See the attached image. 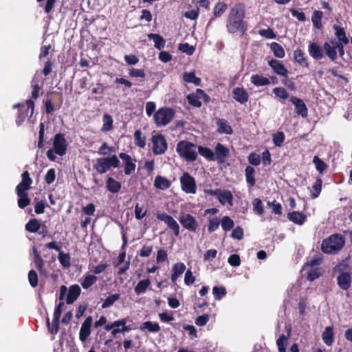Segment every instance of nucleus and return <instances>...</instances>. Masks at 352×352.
Wrapping results in <instances>:
<instances>
[{
	"mask_svg": "<svg viewBox=\"0 0 352 352\" xmlns=\"http://www.w3.org/2000/svg\"><path fill=\"white\" fill-rule=\"evenodd\" d=\"M245 15L243 3H236L230 10L226 21V28L230 33L241 31L243 34L247 30L246 22L243 21Z\"/></svg>",
	"mask_w": 352,
	"mask_h": 352,
	"instance_id": "nucleus-1",
	"label": "nucleus"
},
{
	"mask_svg": "<svg viewBox=\"0 0 352 352\" xmlns=\"http://www.w3.org/2000/svg\"><path fill=\"white\" fill-rule=\"evenodd\" d=\"M345 245V239L341 234L336 233L324 239L321 244V250L325 254L337 253Z\"/></svg>",
	"mask_w": 352,
	"mask_h": 352,
	"instance_id": "nucleus-2",
	"label": "nucleus"
},
{
	"mask_svg": "<svg viewBox=\"0 0 352 352\" xmlns=\"http://www.w3.org/2000/svg\"><path fill=\"white\" fill-rule=\"evenodd\" d=\"M178 155L187 162H195L197 158L196 145L187 140L179 141L176 147Z\"/></svg>",
	"mask_w": 352,
	"mask_h": 352,
	"instance_id": "nucleus-3",
	"label": "nucleus"
},
{
	"mask_svg": "<svg viewBox=\"0 0 352 352\" xmlns=\"http://www.w3.org/2000/svg\"><path fill=\"white\" fill-rule=\"evenodd\" d=\"M120 162L116 155L110 157H100L96 160V162L94 164L93 168L98 174H104L109 170L111 168H118Z\"/></svg>",
	"mask_w": 352,
	"mask_h": 352,
	"instance_id": "nucleus-4",
	"label": "nucleus"
},
{
	"mask_svg": "<svg viewBox=\"0 0 352 352\" xmlns=\"http://www.w3.org/2000/svg\"><path fill=\"white\" fill-rule=\"evenodd\" d=\"M175 115V111L172 108L161 107L154 113L153 119L157 126H164L173 120Z\"/></svg>",
	"mask_w": 352,
	"mask_h": 352,
	"instance_id": "nucleus-5",
	"label": "nucleus"
},
{
	"mask_svg": "<svg viewBox=\"0 0 352 352\" xmlns=\"http://www.w3.org/2000/svg\"><path fill=\"white\" fill-rule=\"evenodd\" d=\"M14 108L19 109V115L16 120L18 126H20L25 120L26 117L28 116L29 111L30 109V116H32L34 109V102L32 99H28L25 102V104H16Z\"/></svg>",
	"mask_w": 352,
	"mask_h": 352,
	"instance_id": "nucleus-6",
	"label": "nucleus"
},
{
	"mask_svg": "<svg viewBox=\"0 0 352 352\" xmlns=\"http://www.w3.org/2000/svg\"><path fill=\"white\" fill-rule=\"evenodd\" d=\"M187 101L189 104L192 107L200 108L202 105L201 99L205 103H208L210 100V97L201 89H197L195 93H191L186 96Z\"/></svg>",
	"mask_w": 352,
	"mask_h": 352,
	"instance_id": "nucleus-7",
	"label": "nucleus"
},
{
	"mask_svg": "<svg viewBox=\"0 0 352 352\" xmlns=\"http://www.w3.org/2000/svg\"><path fill=\"white\" fill-rule=\"evenodd\" d=\"M152 151L156 155L165 153L168 148L167 141L162 134L153 135L151 137Z\"/></svg>",
	"mask_w": 352,
	"mask_h": 352,
	"instance_id": "nucleus-8",
	"label": "nucleus"
},
{
	"mask_svg": "<svg viewBox=\"0 0 352 352\" xmlns=\"http://www.w3.org/2000/svg\"><path fill=\"white\" fill-rule=\"evenodd\" d=\"M182 190L188 194H195L197 185L195 178L188 173L185 172L180 177Z\"/></svg>",
	"mask_w": 352,
	"mask_h": 352,
	"instance_id": "nucleus-9",
	"label": "nucleus"
},
{
	"mask_svg": "<svg viewBox=\"0 0 352 352\" xmlns=\"http://www.w3.org/2000/svg\"><path fill=\"white\" fill-rule=\"evenodd\" d=\"M347 265H340L338 266L340 274L337 276V283L340 289L348 290L351 286V275L349 271L342 272Z\"/></svg>",
	"mask_w": 352,
	"mask_h": 352,
	"instance_id": "nucleus-10",
	"label": "nucleus"
},
{
	"mask_svg": "<svg viewBox=\"0 0 352 352\" xmlns=\"http://www.w3.org/2000/svg\"><path fill=\"white\" fill-rule=\"evenodd\" d=\"M156 217L159 221H164L168 228L173 232L175 236L179 235V226L172 216L163 212L157 213Z\"/></svg>",
	"mask_w": 352,
	"mask_h": 352,
	"instance_id": "nucleus-11",
	"label": "nucleus"
},
{
	"mask_svg": "<svg viewBox=\"0 0 352 352\" xmlns=\"http://www.w3.org/2000/svg\"><path fill=\"white\" fill-rule=\"evenodd\" d=\"M67 143L64 134L57 133L54 135L53 148L56 154L63 156L66 153Z\"/></svg>",
	"mask_w": 352,
	"mask_h": 352,
	"instance_id": "nucleus-12",
	"label": "nucleus"
},
{
	"mask_svg": "<svg viewBox=\"0 0 352 352\" xmlns=\"http://www.w3.org/2000/svg\"><path fill=\"white\" fill-rule=\"evenodd\" d=\"M179 221L184 228L191 232H195L199 224L195 217L190 214H184L179 218Z\"/></svg>",
	"mask_w": 352,
	"mask_h": 352,
	"instance_id": "nucleus-13",
	"label": "nucleus"
},
{
	"mask_svg": "<svg viewBox=\"0 0 352 352\" xmlns=\"http://www.w3.org/2000/svg\"><path fill=\"white\" fill-rule=\"evenodd\" d=\"M62 311L60 309H54L53 320L52 324L50 322V318H47L46 323L49 332L52 335L57 334L59 329L60 318Z\"/></svg>",
	"mask_w": 352,
	"mask_h": 352,
	"instance_id": "nucleus-14",
	"label": "nucleus"
},
{
	"mask_svg": "<svg viewBox=\"0 0 352 352\" xmlns=\"http://www.w3.org/2000/svg\"><path fill=\"white\" fill-rule=\"evenodd\" d=\"M335 41H336V38H331L329 41H326L323 44V50L325 55L331 61L334 63L338 59L336 44H334Z\"/></svg>",
	"mask_w": 352,
	"mask_h": 352,
	"instance_id": "nucleus-15",
	"label": "nucleus"
},
{
	"mask_svg": "<svg viewBox=\"0 0 352 352\" xmlns=\"http://www.w3.org/2000/svg\"><path fill=\"white\" fill-rule=\"evenodd\" d=\"M230 155V150L228 147L218 142L214 147L215 160L218 163H224Z\"/></svg>",
	"mask_w": 352,
	"mask_h": 352,
	"instance_id": "nucleus-16",
	"label": "nucleus"
},
{
	"mask_svg": "<svg viewBox=\"0 0 352 352\" xmlns=\"http://www.w3.org/2000/svg\"><path fill=\"white\" fill-rule=\"evenodd\" d=\"M294 62L302 68H309V58L306 54L300 49L298 48L294 52Z\"/></svg>",
	"mask_w": 352,
	"mask_h": 352,
	"instance_id": "nucleus-17",
	"label": "nucleus"
},
{
	"mask_svg": "<svg viewBox=\"0 0 352 352\" xmlns=\"http://www.w3.org/2000/svg\"><path fill=\"white\" fill-rule=\"evenodd\" d=\"M93 322L91 316L85 318L80 329L79 338L80 341L85 342L91 334V327Z\"/></svg>",
	"mask_w": 352,
	"mask_h": 352,
	"instance_id": "nucleus-18",
	"label": "nucleus"
},
{
	"mask_svg": "<svg viewBox=\"0 0 352 352\" xmlns=\"http://www.w3.org/2000/svg\"><path fill=\"white\" fill-rule=\"evenodd\" d=\"M308 52L313 59L319 60L324 58V50L317 43L310 42L308 45Z\"/></svg>",
	"mask_w": 352,
	"mask_h": 352,
	"instance_id": "nucleus-19",
	"label": "nucleus"
},
{
	"mask_svg": "<svg viewBox=\"0 0 352 352\" xmlns=\"http://www.w3.org/2000/svg\"><path fill=\"white\" fill-rule=\"evenodd\" d=\"M268 65L276 74L281 76L287 77L288 70L281 61L272 58L268 61Z\"/></svg>",
	"mask_w": 352,
	"mask_h": 352,
	"instance_id": "nucleus-20",
	"label": "nucleus"
},
{
	"mask_svg": "<svg viewBox=\"0 0 352 352\" xmlns=\"http://www.w3.org/2000/svg\"><path fill=\"white\" fill-rule=\"evenodd\" d=\"M290 100L295 106L296 113L298 115H300L302 118H307L308 115V109L303 100L294 96L292 97Z\"/></svg>",
	"mask_w": 352,
	"mask_h": 352,
	"instance_id": "nucleus-21",
	"label": "nucleus"
},
{
	"mask_svg": "<svg viewBox=\"0 0 352 352\" xmlns=\"http://www.w3.org/2000/svg\"><path fill=\"white\" fill-rule=\"evenodd\" d=\"M233 98L239 103L245 104L249 100L248 91L243 87H235L232 90Z\"/></svg>",
	"mask_w": 352,
	"mask_h": 352,
	"instance_id": "nucleus-22",
	"label": "nucleus"
},
{
	"mask_svg": "<svg viewBox=\"0 0 352 352\" xmlns=\"http://www.w3.org/2000/svg\"><path fill=\"white\" fill-rule=\"evenodd\" d=\"M287 217L289 221L299 226L303 225L307 219L305 214L299 211L289 212L287 213Z\"/></svg>",
	"mask_w": 352,
	"mask_h": 352,
	"instance_id": "nucleus-23",
	"label": "nucleus"
},
{
	"mask_svg": "<svg viewBox=\"0 0 352 352\" xmlns=\"http://www.w3.org/2000/svg\"><path fill=\"white\" fill-rule=\"evenodd\" d=\"M81 289L78 285H72L69 287L66 303L72 304L80 295Z\"/></svg>",
	"mask_w": 352,
	"mask_h": 352,
	"instance_id": "nucleus-24",
	"label": "nucleus"
},
{
	"mask_svg": "<svg viewBox=\"0 0 352 352\" xmlns=\"http://www.w3.org/2000/svg\"><path fill=\"white\" fill-rule=\"evenodd\" d=\"M186 265L184 263H177L173 265L171 270L170 279L173 283H175L177 278L185 272Z\"/></svg>",
	"mask_w": 352,
	"mask_h": 352,
	"instance_id": "nucleus-25",
	"label": "nucleus"
},
{
	"mask_svg": "<svg viewBox=\"0 0 352 352\" xmlns=\"http://www.w3.org/2000/svg\"><path fill=\"white\" fill-rule=\"evenodd\" d=\"M217 125L218 126L217 132L219 133H225L231 135L233 133L232 128L228 124V121L225 119H218L217 121Z\"/></svg>",
	"mask_w": 352,
	"mask_h": 352,
	"instance_id": "nucleus-26",
	"label": "nucleus"
},
{
	"mask_svg": "<svg viewBox=\"0 0 352 352\" xmlns=\"http://www.w3.org/2000/svg\"><path fill=\"white\" fill-rule=\"evenodd\" d=\"M122 187V184L114 179L113 177H108L106 181L107 189L113 194H116L120 192Z\"/></svg>",
	"mask_w": 352,
	"mask_h": 352,
	"instance_id": "nucleus-27",
	"label": "nucleus"
},
{
	"mask_svg": "<svg viewBox=\"0 0 352 352\" xmlns=\"http://www.w3.org/2000/svg\"><path fill=\"white\" fill-rule=\"evenodd\" d=\"M154 186L157 189L166 190L170 187L171 182L162 175H157L154 181Z\"/></svg>",
	"mask_w": 352,
	"mask_h": 352,
	"instance_id": "nucleus-28",
	"label": "nucleus"
},
{
	"mask_svg": "<svg viewBox=\"0 0 352 352\" xmlns=\"http://www.w3.org/2000/svg\"><path fill=\"white\" fill-rule=\"evenodd\" d=\"M323 342L327 346H331L334 342V333L333 327H326L322 334Z\"/></svg>",
	"mask_w": 352,
	"mask_h": 352,
	"instance_id": "nucleus-29",
	"label": "nucleus"
},
{
	"mask_svg": "<svg viewBox=\"0 0 352 352\" xmlns=\"http://www.w3.org/2000/svg\"><path fill=\"white\" fill-rule=\"evenodd\" d=\"M333 28L335 30V36L336 37V39L337 42L344 43V44H348L349 43V40L347 38L345 30L343 28L337 25H333Z\"/></svg>",
	"mask_w": 352,
	"mask_h": 352,
	"instance_id": "nucleus-30",
	"label": "nucleus"
},
{
	"mask_svg": "<svg viewBox=\"0 0 352 352\" xmlns=\"http://www.w3.org/2000/svg\"><path fill=\"white\" fill-rule=\"evenodd\" d=\"M323 16V12L320 10H314L311 16V21L313 26L315 29L322 30L323 25L322 23V19Z\"/></svg>",
	"mask_w": 352,
	"mask_h": 352,
	"instance_id": "nucleus-31",
	"label": "nucleus"
},
{
	"mask_svg": "<svg viewBox=\"0 0 352 352\" xmlns=\"http://www.w3.org/2000/svg\"><path fill=\"white\" fill-rule=\"evenodd\" d=\"M250 82L256 87L265 86L270 84V80L267 78L258 74L252 75Z\"/></svg>",
	"mask_w": 352,
	"mask_h": 352,
	"instance_id": "nucleus-32",
	"label": "nucleus"
},
{
	"mask_svg": "<svg viewBox=\"0 0 352 352\" xmlns=\"http://www.w3.org/2000/svg\"><path fill=\"white\" fill-rule=\"evenodd\" d=\"M245 179L248 186L251 188L256 184L255 169L250 166H248L245 169Z\"/></svg>",
	"mask_w": 352,
	"mask_h": 352,
	"instance_id": "nucleus-33",
	"label": "nucleus"
},
{
	"mask_svg": "<svg viewBox=\"0 0 352 352\" xmlns=\"http://www.w3.org/2000/svg\"><path fill=\"white\" fill-rule=\"evenodd\" d=\"M228 9V5L223 1H219L216 3L213 9V17L210 19L212 21L215 18L221 17Z\"/></svg>",
	"mask_w": 352,
	"mask_h": 352,
	"instance_id": "nucleus-34",
	"label": "nucleus"
},
{
	"mask_svg": "<svg viewBox=\"0 0 352 352\" xmlns=\"http://www.w3.org/2000/svg\"><path fill=\"white\" fill-rule=\"evenodd\" d=\"M41 227V224L38 219L36 218L30 219L25 224V230L30 233L37 232Z\"/></svg>",
	"mask_w": 352,
	"mask_h": 352,
	"instance_id": "nucleus-35",
	"label": "nucleus"
},
{
	"mask_svg": "<svg viewBox=\"0 0 352 352\" xmlns=\"http://www.w3.org/2000/svg\"><path fill=\"white\" fill-rule=\"evenodd\" d=\"M140 329L141 331L147 330L148 332L157 333L160 330V327L157 322L146 321L140 325Z\"/></svg>",
	"mask_w": 352,
	"mask_h": 352,
	"instance_id": "nucleus-36",
	"label": "nucleus"
},
{
	"mask_svg": "<svg viewBox=\"0 0 352 352\" xmlns=\"http://www.w3.org/2000/svg\"><path fill=\"white\" fill-rule=\"evenodd\" d=\"M218 199L222 205H225L226 202L228 203L230 206H232L233 204V195L231 191L228 190H225L223 191L221 190V192H219L218 196Z\"/></svg>",
	"mask_w": 352,
	"mask_h": 352,
	"instance_id": "nucleus-37",
	"label": "nucleus"
},
{
	"mask_svg": "<svg viewBox=\"0 0 352 352\" xmlns=\"http://www.w3.org/2000/svg\"><path fill=\"white\" fill-rule=\"evenodd\" d=\"M183 80L189 83H193L196 86L201 85V78L197 77L194 72H184L183 74Z\"/></svg>",
	"mask_w": 352,
	"mask_h": 352,
	"instance_id": "nucleus-38",
	"label": "nucleus"
},
{
	"mask_svg": "<svg viewBox=\"0 0 352 352\" xmlns=\"http://www.w3.org/2000/svg\"><path fill=\"white\" fill-rule=\"evenodd\" d=\"M148 37L149 39L153 40L154 43H155L154 46L157 50H160L164 47L166 41L161 35H160L158 34L151 33V34H148Z\"/></svg>",
	"mask_w": 352,
	"mask_h": 352,
	"instance_id": "nucleus-39",
	"label": "nucleus"
},
{
	"mask_svg": "<svg viewBox=\"0 0 352 352\" xmlns=\"http://www.w3.org/2000/svg\"><path fill=\"white\" fill-rule=\"evenodd\" d=\"M134 144L141 148L146 146V136L140 129H137L134 133Z\"/></svg>",
	"mask_w": 352,
	"mask_h": 352,
	"instance_id": "nucleus-40",
	"label": "nucleus"
},
{
	"mask_svg": "<svg viewBox=\"0 0 352 352\" xmlns=\"http://www.w3.org/2000/svg\"><path fill=\"white\" fill-rule=\"evenodd\" d=\"M151 285V280L149 278L140 280L137 285L135 287V293L137 295H140L146 292L147 288Z\"/></svg>",
	"mask_w": 352,
	"mask_h": 352,
	"instance_id": "nucleus-41",
	"label": "nucleus"
},
{
	"mask_svg": "<svg viewBox=\"0 0 352 352\" xmlns=\"http://www.w3.org/2000/svg\"><path fill=\"white\" fill-rule=\"evenodd\" d=\"M43 85H39V82L36 80V78L34 76L31 81V88H32V98L34 100H36L39 96V92L42 89Z\"/></svg>",
	"mask_w": 352,
	"mask_h": 352,
	"instance_id": "nucleus-42",
	"label": "nucleus"
},
{
	"mask_svg": "<svg viewBox=\"0 0 352 352\" xmlns=\"http://www.w3.org/2000/svg\"><path fill=\"white\" fill-rule=\"evenodd\" d=\"M198 151H199V153L201 156H203L208 160H209V161H214L215 160L214 153L210 148L204 147L202 146H199Z\"/></svg>",
	"mask_w": 352,
	"mask_h": 352,
	"instance_id": "nucleus-43",
	"label": "nucleus"
},
{
	"mask_svg": "<svg viewBox=\"0 0 352 352\" xmlns=\"http://www.w3.org/2000/svg\"><path fill=\"white\" fill-rule=\"evenodd\" d=\"M102 122H103V124H102V126L101 129V131L102 132H107V131L112 130V129L113 127V120L112 117L110 115H109L107 113H104L102 117Z\"/></svg>",
	"mask_w": 352,
	"mask_h": 352,
	"instance_id": "nucleus-44",
	"label": "nucleus"
},
{
	"mask_svg": "<svg viewBox=\"0 0 352 352\" xmlns=\"http://www.w3.org/2000/svg\"><path fill=\"white\" fill-rule=\"evenodd\" d=\"M270 49L273 52L274 55L278 58H283L285 56L283 46L278 43H272L270 44Z\"/></svg>",
	"mask_w": 352,
	"mask_h": 352,
	"instance_id": "nucleus-45",
	"label": "nucleus"
},
{
	"mask_svg": "<svg viewBox=\"0 0 352 352\" xmlns=\"http://www.w3.org/2000/svg\"><path fill=\"white\" fill-rule=\"evenodd\" d=\"M98 280V278L93 274H86L81 282V285L83 289H87L93 285H94Z\"/></svg>",
	"mask_w": 352,
	"mask_h": 352,
	"instance_id": "nucleus-46",
	"label": "nucleus"
},
{
	"mask_svg": "<svg viewBox=\"0 0 352 352\" xmlns=\"http://www.w3.org/2000/svg\"><path fill=\"white\" fill-rule=\"evenodd\" d=\"M60 265L65 268H69L71 266V256L69 253H64L62 250L58 252V256Z\"/></svg>",
	"mask_w": 352,
	"mask_h": 352,
	"instance_id": "nucleus-47",
	"label": "nucleus"
},
{
	"mask_svg": "<svg viewBox=\"0 0 352 352\" xmlns=\"http://www.w3.org/2000/svg\"><path fill=\"white\" fill-rule=\"evenodd\" d=\"M222 229L225 232L230 231L234 226V221L228 216H224L220 221Z\"/></svg>",
	"mask_w": 352,
	"mask_h": 352,
	"instance_id": "nucleus-48",
	"label": "nucleus"
},
{
	"mask_svg": "<svg viewBox=\"0 0 352 352\" xmlns=\"http://www.w3.org/2000/svg\"><path fill=\"white\" fill-rule=\"evenodd\" d=\"M18 199V206L21 208L24 209L25 207L30 205V199L28 197V193H16Z\"/></svg>",
	"mask_w": 352,
	"mask_h": 352,
	"instance_id": "nucleus-49",
	"label": "nucleus"
},
{
	"mask_svg": "<svg viewBox=\"0 0 352 352\" xmlns=\"http://www.w3.org/2000/svg\"><path fill=\"white\" fill-rule=\"evenodd\" d=\"M313 162L316 166V170L320 174H322L327 169V164L317 155L314 157Z\"/></svg>",
	"mask_w": 352,
	"mask_h": 352,
	"instance_id": "nucleus-50",
	"label": "nucleus"
},
{
	"mask_svg": "<svg viewBox=\"0 0 352 352\" xmlns=\"http://www.w3.org/2000/svg\"><path fill=\"white\" fill-rule=\"evenodd\" d=\"M322 179L320 178H318L312 186V191L311 192V197L312 199H316L320 195L322 190Z\"/></svg>",
	"mask_w": 352,
	"mask_h": 352,
	"instance_id": "nucleus-51",
	"label": "nucleus"
},
{
	"mask_svg": "<svg viewBox=\"0 0 352 352\" xmlns=\"http://www.w3.org/2000/svg\"><path fill=\"white\" fill-rule=\"evenodd\" d=\"M120 294L118 293L109 296L102 304V308L107 309L112 306L114 302L120 298Z\"/></svg>",
	"mask_w": 352,
	"mask_h": 352,
	"instance_id": "nucleus-52",
	"label": "nucleus"
},
{
	"mask_svg": "<svg viewBox=\"0 0 352 352\" xmlns=\"http://www.w3.org/2000/svg\"><path fill=\"white\" fill-rule=\"evenodd\" d=\"M285 135L283 131H278L272 135V141L276 146H281L285 141Z\"/></svg>",
	"mask_w": 352,
	"mask_h": 352,
	"instance_id": "nucleus-53",
	"label": "nucleus"
},
{
	"mask_svg": "<svg viewBox=\"0 0 352 352\" xmlns=\"http://www.w3.org/2000/svg\"><path fill=\"white\" fill-rule=\"evenodd\" d=\"M226 289L223 286H214L212 289V294L216 300H221L226 295Z\"/></svg>",
	"mask_w": 352,
	"mask_h": 352,
	"instance_id": "nucleus-54",
	"label": "nucleus"
},
{
	"mask_svg": "<svg viewBox=\"0 0 352 352\" xmlns=\"http://www.w3.org/2000/svg\"><path fill=\"white\" fill-rule=\"evenodd\" d=\"M253 211L255 214L258 215H262L264 213V208L262 201L256 198L254 199L253 202Z\"/></svg>",
	"mask_w": 352,
	"mask_h": 352,
	"instance_id": "nucleus-55",
	"label": "nucleus"
},
{
	"mask_svg": "<svg viewBox=\"0 0 352 352\" xmlns=\"http://www.w3.org/2000/svg\"><path fill=\"white\" fill-rule=\"evenodd\" d=\"M322 276L320 268H314L309 270L307 275V279L309 281H314Z\"/></svg>",
	"mask_w": 352,
	"mask_h": 352,
	"instance_id": "nucleus-56",
	"label": "nucleus"
},
{
	"mask_svg": "<svg viewBox=\"0 0 352 352\" xmlns=\"http://www.w3.org/2000/svg\"><path fill=\"white\" fill-rule=\"evenodd\" d=\"M220 221L217 217L210 218L208 225V230L209 232H212L219 228Z\"/></svg>",
	"mask_w": 352,
	"mask_h": 352,
	"instance_id": "nucleus-57",
	"label": "nucleus"
},
{
	"mask_svg": "<svg viewBox=\"0 0 352 352\" xmlns=\"http://www.w3.org/2000/svg\"><path fill=\"white\" fill-rule=\"evenodd\" d=\"M129 75L131 77L141 78L143 80L146 77V74L143 69L131 68L129 69Z\"/></svg>",
	"mask_w": 352,
	"mask_h": 352,
	"instance_id": "nucleus-58",
	"label": "nucleus"
},
{
	"mask_svg": "<svg viewBox=\"0 0 352 352\" xmlns=\"http://www.w3.org/2000/svg\"><path fill=\"white\" fill-rule=\"evenodd\" d=\"M248 160L250 164L256 166L261 164V157L260 155L252 152L249 154Z\"/></svg>",
	"mask_w": 352,
	"mask_h": 352,
	"instance_id": "nucleus-59",
	"label": "nucleus"
},
{
	"mask_svg": "<svg viewBox=\"0 0 352 352\" xmlns=\"http://www.w3.org/2000/svg\"><path fill=\"white\" fill-rule=\"evenodd\" d=\"M28 281L34 288L38 285V275L34 270H31L28 272Z\"/></svg>",
	"mask_w": 352,
	"mask_h": 352,
	"instance_id": "nucleus-60",
	"label": "nucleus"
},
{
	"mask_svg": "<svg viewBox=\"0 0 352 352\" xmlns=\"http://www.w3.org/2000/svg\"><path fill=\"white\" fill-rule=\"evenodd\" d=\"M273 93L276 95V96H277L283 100H286L289 97L288 92L283 87H275L273 89Z\"/></svg>",
	"mask_w": 352,
	"mask_h": 352,
	"instance_id": "nucleus-61",
	"label": "nucleus"
},
{
	"mask_svg": "<svg viewBox=\"0 0 352 352\" xmlns=\"http://www.w3.org/2000/svg\"><path fill=\"white\" fill-rule=\"evenodd\" d=\"M179 50L183 52L186 53L188 55H192L195 52V47L190 45H189L188 43H181L179 45Z\"/></svg>",
	"mask_w": 352,
	"mask_h": 352,
	"instance_id": "nucleus-62",
	"label": "nucleus"
},
{
	"mask_svg": "<svg viewBox=\"0 0 352 352\" xmlns=\"http://www.w3.org/2000/svg\"><path fill=\"white\" fill-rule=\"evenodd\" d=\"M33 253H34V262L35 266L37 267H41L42 265H45V263L42 257L41 256L39 252L37 251L35 247L33 248Z\"/></svg>",
	"mask_w": 352,
	"mask_h": 352,
	"instance_id": "nucleus-63",
	"label": "nucleus"
},
{
	"mask_svg": "<svg viewBox=\"0 0 352 352\" xmlns=\"http://www.w3.org/2000/svg\"><path fill=\"white\" fill-rule=\"evenodd\" d=\"M287 343V338L285 335H281L276 340V345L279 352H286L285 344Z\"/></svg>",
	"mask_w": 352,
	"mask_h": 352,
	"instance_id": "nucleus-64",
	"label": "nucleus"
}]
</instances>
